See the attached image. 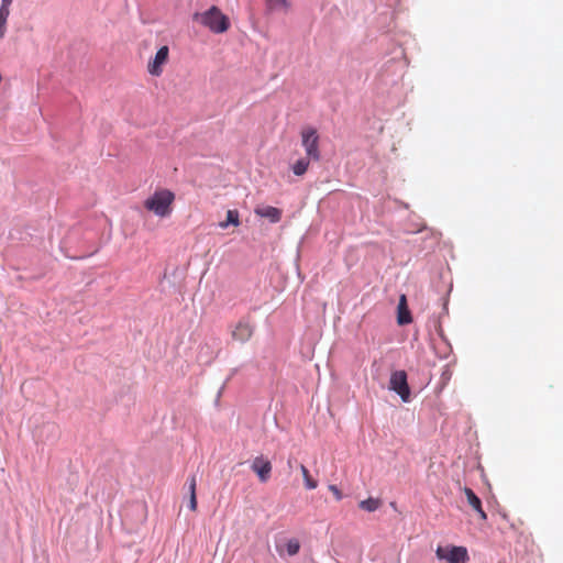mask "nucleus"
Segmentation results:
<instances>
[{"mask_svg": "<svg viewBox=\"0 0 563 563\" xmlns=\"http://www.w3.org/2000/svg\"><path fill=\"white\" fill-rule=\"evenodd\" d=\"M175 194L166 188L156 189L144 200V208L158 218H167L173 212Z\"/></svg>", "mask_w": 563, "mask_h": 563, "instance_id": "obj_1", "label": "nucleus"}, {"mask_svg": "<svg viewBox=\"0 0 563 563\" xmlns=\"http://www.w3.org/2000/svg\"><path fill=\"white\" fill-rule=\"evenodd\" d=\"M192 20L217 34L224 33L230 27L228 16L216 5H212L205 12H196L192 15Z\"/></svg>", "mask_w": 563, "mask_h": 563, "instance_id": "obj_2", "label": "nucleus"}, {"mask_svg": "<svg viewBox=\"0 0 563 563\" xmlns=\"http://www.w3.org/2000/svg\"><path fill=\"white\" fill-rule=\"evenodd\" d=\"M435 556L446 563H467L470 560L467 549L457 545H439L435 550Z\"/></svg>", "mask_w": 563, "mask_h": 563, "instance_id": "obj_3", "label": "nucleus"}, {"mask_svg": "<svg viewBox=\"0 0 563 563\" xmlns=\"http://www.w3.org/2000/svg\"><path fill=\"white\" fill-rule=\"evenodd\" d=\"M301 144L306 151L308 158L312 161H319L321 158L319 150V135L314 128L306 126L300 132Z\"/></svg>", "mask_w": 563, "mask_h": 563, "instance_id": "obj_4", "label": "nucleus"}, {"mask_svg": "<svg viewBox=\"0 0 563 563\" xmlns=\"http://www.w3.org/2000/svg\"><path fill=\"white\" fill-rule=\"evenodd\" d=\"M389 388L397 393L402 399V401H409L410 388L407 382V374L405 371H396L391 373L389 379Z\"/></svg>", "mask_w": 563, "mask_h": 563, "instance_id": "obj_5", "label": "nucleus"}, {"mask_svg": "<svg viewBox=\"0 0 563 563\" xmlns=\"http://www.w3.org/2000/svg\"><path fill=\"white\" fill-rule=\"evenodd\" d=\"M254 333V325L249 317L241 318L231 331L234 341L245 343L251 340Z\"/></svg>", "mask_w": 563, "mask_h": 563, "instance_id": "obj_6", "label": "nucleus"}, {"mask_svg": "<svg viewBox=\"0 0 563 563\" xmlns=\"http://www.w3.org/2000/svg\"><path fill=\"white\" fill-rule=\"evenodd\" d=\"M169 57V48L168 46H162L155 54L154 58L147 64V71L152 76H161L163 74V68L168 62Z\"/></svg>", "mask_w": 563, "mask_h": 563, "instance_id": "obj_7", "label": "nucleus"}, {"mask_svg": "<svg viewBox=\"0 0 563 563\" xmlns=\"http://www.w3.org/2000/svg\"><path fill=\"white\" fill-rule=\"evenodd\" d=\"M272 463L263 455L256 456L251 464V470L257 475L261 483H266L272 473Z\"/></svg>", "mask_w": 563, "mask_h": 563, "instance_id": "obj_8", "label": "nucleus"}, {"mask_svg": "<svg viewBox=\"0 0 563 563\" xmlns=\"http://www.w3.org/2000/svg\"><path fill=\"white\" fill-rule=\"evenodd\" d=\"M463 492L466 496L468 505L478 514V516L482 520H486L487 515H486L485 510L483 509L482 501L477 497V495L468 487H464Z\"/></svg>", "mask_w": 563, "mask_h": 563, "instance_id": "obj_9", "label": "nucleus"}, {"mask_svg": "<svg viewBox=\"0 0 563 563\" xmlns=\"http://www.w3.org/2000/svg\"><path fill=\"white\" fill-rule=\"evenodd\" d=\"M397 322L400 325L409 324L412 321L411 313L408 309L406 295H401L397 307Z\"/></svg>", "mask_w": 563, "mask_h": 563, "instance_id": "obj_10", "label": "nucleus"}, {"mask_svg": "<svg viewBox=\"0 0 563 563\" xmlns=\"http://www.w3.org/2000/svg\"><path fill=\"white\" fill-rule=\"evenodd\" d=\"M255 213L262 218H267L272 223H277L282 219V210L272 206L256 208Z\"/></svg>", "mask_w": 563, "mask_h": 563, "instance_id": "obj_11", "label": "nucleus"}, {"mask_svg": "<svg viewBox=\"0 0 563 563\" xmlns=\"http://www.w3.org/2000/svg\"><path fill=\"white\" fill-rule=\"evenodd\" d=\"M310 159L308 157L298 159L292 166L291 169L296 176H302L309 168Z\"/></svg>", "mask_w": 563, "mask_h": 563, "instance_id": "obj_12", "label": "nucleus"}, {"mask_svg": "<svg viewBox=\"0 0 563 563\" xmlns=\"http://www.w3.org/2000/svg\"><path fill=\"white\" fill-rule=\"evenodd\" d=\"M230 224H232L234 227L240 225V218H239L238 210H228L227 220L219 223L220 228H222V229L228 228Z\"/></svg>", "mask_w": 563, "mask_h": 563, "instance_id": "obj_13", "label": "nucleus"}, {"mask_svg": "<svg viewBox=\"0 0 563 563\" xmlns=\"http://www.w3.org/2000/svg\"><path fill=\"white\" fill-rule=\"evenodd\" d=\"M380 505H382V503H380L379 499L367 498L365 500H362L358 506L363 510H366L368 512H373V511H376L380 507Z\"/></svg>", "mask_w": 563, "mask_h": 563, "instance_id": "obj_14", "label": "nucleus"}, {"mask_svg": "<svg viewBox=\"0 0 563 563\" xmlns=\"http://www.w3.org/2000/svg\"><path fill=\"white\" fill-rule=\"evenodd\" d=\"M300 471H301V474H302L303 479H305L306 488L307 489H314V488H317L318 482L310 476V473H309L308 468L303 464H300Z\"/></svg>", "mask_w": 563, "mask_h": 563, "instance_id": "obj_15", "label": "nucleus"}, {"mask_svg": "<svg viewBox=\"0 0 563 563\" xmlns=\"http://www.w3.org/2000/svg\"><path fill=\"white\" fill-rule=\"evenodd\" d=\"M10 15V9L0 8V38H3L7 32V21Z\"/></svg>", "mask_w": 563, "mask_h": 563, "instance_id": "obj_16", "label": "nucleus"}, {"mask_svg": "<svg viewBox=\"0 0 563 563\" xmlns=\"http://www.w3.org/2000/svg\"><path fill=\"white\" fill-rule=\"evenodd\" d=\"M267 7L273 11L287 10L288 3L287 0H266Z\"/></svg>", "mask_w": 563, "mask_h": 563, "instance_id": "obj_17", "label": "nucleus"}, {"mask_svg": "<svg viewBox=\"0 0 563 563\" xmlns=\"http://www.w3.org/2000/svg\"><path fill=\"white\" fill-rule=\"evenodd\" d=\"M299 549H300V545H299L298 541L291 540L287 543V552L289 555L297 554Z\"/></svg>", "mask_w": 563, "mask_h": 563, "instance_id": "obj_18", "label": "nucleus"}, {"mask_svg": "<svg viewBox=\"0 0 563 563\" xmlns=\"http://www.w3.org/2000/svg\"><path fill=\"white\" fill-rule=\"evenodd\" d=\"M329 490L333 494L336 500H341L343 498L342 492L338 488L336 485H330Z\"/></svg>", "mask_w": 563, "mask_h": 563, "instance_id": "obj_19", "label": "nucleus"}, {"mask_svg": "<svg viewBox=\"0 0 563 563\" xmlns=\"http://www.w3.org/2000/svg\"><path fill=\"white\" fill-rule=\"evenodd\" d=\"M188 482H189V495L196 494V486H197L196 476L195 475L190 476Z\"/></svg>", "mask_w": 563, "mask_h": 563, "instance_id": "obj_20", "label": "nucleus"}, {"mask_svg": "<svg viewBox=\"0 0 563 563\" xmlns=\"http://www.w3.org/2000/svg\"><path fill=\"white\" fill-rule=\"evenodd\" d=\"M189 509L191 511L197 510V495L196 494L190 495V497H189Z\"/></svg>", "mask_w": 563, "mask_h": 563, "instance_id": "obj_21", "label": "nucleus"}, {"mask_svg": "<svg viewBox=\"0 0 563 563\" xmlns=\"http://www.w3.org/2000/svg\"><path fill=\"white\" fill-rule=\"evenodd\" d=\"M13 0H2L0 8L10 9V5Z\"/></svg>", "mask_w": 563, "mask_h": 563, "instance_id": "obj_22", "label": "nucleus"}, {"mask_svg": "<svg viewBox=\"0 0 563 563\" xmlns=\"http://www.w3.org/2000/svg\"><path fill=\"white\" fill-rule=\"evenodd\" d=\"M46 427L53 432L57 430V426L54 423H48Z\"/></svg>", "mask_w": 563, "mask_h": 563, "instance_id": "obj_23", "label": "nucleus"}]
</instances>
